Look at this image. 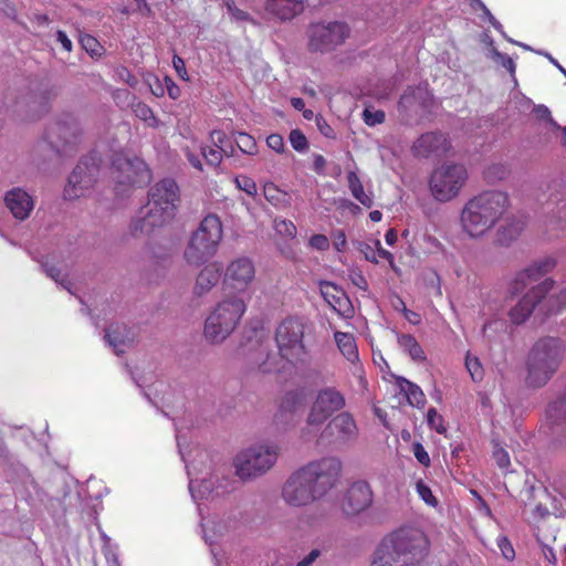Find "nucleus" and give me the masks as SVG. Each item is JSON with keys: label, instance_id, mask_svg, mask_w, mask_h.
<instances>
[{"label": "nucleus", "instance_id": "nucleus-1", "mask_svg": "<svg viewBox=\"0 0 566 566\" xmlns=\"http://www.w3.org/2000/svg\"><path fill=\"white\" fill-rule=\"evenodd\" d=\"M429 541L416 527H400L386 535L374 552L370 566H413L429 552Z\"/></svg>", "mask_w": 566, "mask_h": 566}, {"label": "nucleus", "instance_id": "nucleus-2", "mask_svg": "<svg viewBox=\"0 0 566 566\" xmlns=\"http://www.w3.org/2000/svg\"><path fill=\"white\" fill-rule=\"evenodd\" d=\"M179 187L171 178L156 182L148 191V202L142 207L129 226L133 237L151 233L174 219L179 201Z\"/></svg>", "mask_w": 566, "mask_h": 566}, {"label": "nucleus", "instance_id": "nucleus-3", "mask_svg": "<svg viewBox=\"0 0 566 566\" xmlns=\"http://www.w3.org/2000/svg\"><path fill=\"white\" fill-rule=\"evenodd\" d=\"M510 207L509 195L500 190H485L467 201L460 214L462 230L471 238L490 231Z\"/></svg>", "mask_w": 566, "mask_h": 566}, {"label": "nucleus", "instance_id": "nucleus-4", "mask_svg": "<svg viewBox=\"0 0 566 566\" xmlns=\"http://www.w3.org/2000/svg\"><path fill=\"white\" fill-rule=\"evenodd\" d=\"M563 348L554 337L538 339L527 356L526 384L534 388L545 386L559 368Z\"/></svg>", "mask_w": 566, "mask_h": 566}, {"label": "nucleus", "instance_id": "nucleus-5", "mask_svg": "<svg viewBox=\"0 0 566 566\" xmlns=\"http://www.w3.org/2000/svg\"><path fill=\"white\" fill-rule=\"evenodd\" d=\"M247 311L243 298L229 296L220 301L205 322L203 335L212 344L222 343L237 328Z\"/></svg>", "mask_w": 566, "mask_h": 566}, {"label": "nucleus", "instance_id": "nucleus-6", "mask_svg": "<svg viewBox=\"0 0 566 566\" xmlns=\"http://www.w3.org/2000/svg\"><path fill=\"white\" fill-rule=\"evenodd\" d=\"M222 223L218 216L208 214L192 233L185 250V259L191 265H200L212 258L222 240Z\"/></svg>", "mask_w": 566, "mask_h": 566}, {"label": "nucleus", "instance_id": "nucleus-7", "mask_svg": "<svg viewBox=\"0 0 566 566\" xmlns=\"http://www.w3.org/2000/svg\"><path fill=\"white\" fill-rule=\"evenodd\" d=\"M279 451L274 443L258 444L242 450L233 460L237 475L242 480L263 475L275 464Z\"/></svg>", "mask_w": 566, "mask_h": 566}, {"label": "nucleus", "instance_id": "nucleus-8", "mask_svg": "<svg viewBox=\"0 0 566 566\" xmlns=\"http://www.w3.org/2000/svg\"><path fill=\"white\" fill-rule=\"evenodd\" d=\"M306 328L305 319L298 316H289L277 325L275 342L282 358L292 363L306 355L304 344Z\"/></svg>", "mask_w": 566, "mask_h": 566}, {"label": "nucleus", "instance_id": "nucleus-9", "mask_svg": "<svg viewBox=\"0 0 566 566\" xmlns=\"http://www.w3.org/2000/svg\"><path fill=\"white\" fill-rule=\"evenodd\" d=\"M312 492L317 499L325 496L338 483L342 473V462L334 457L312 461L301 468Z\"/></svg>", "mask_w": 566, "mask_h": 566}, {"label": "nucleus", "instance_id": "nucleus-10", "mask_svg": "<svg viewBox=\"0 0 566 566\" xmlns=\"http://www.w3.org/2000/svg\"><path fill=\"white\" fill-rule=\"evenodd\" d=\"M467 179L468 171L463 165L443 164L431 174V193L438 201L448 202L458 196Z\"/></svg>", "mask_w": 566, "mask_h": 566}, {"label": "nucleus", "instance_id": "nucleus-11", "mask_svg": "<svg viewBox=\"0 0 566 566\" xmlns=\"http://www.w3.org/2000/svg\"><path fill=\"white\" fill-rule=\"evenodd\" d=\"M310 52L326 53L342 45L349 35V28L345 22L333 21L328 23H311L306 31Z\"/></svg>", "mask_w": 566, "mask_h": 566}, {"label": "nucleus", "instance_id": "nucleus-12", "mask_svg": "<svg viewBox=\"0 0 566 566\" xmlns=\"http://www.w3.org/2000/svg\"><path fill=\"white\" fill-rule=\"evenodd\" d=\"M111 174L118 186H142L150 180L151 174L146 163L138 158H129L122 153L114 155Z\"/></svg>", "mask_w": 566, "mask_h": 566}, {"label": "nucleus", "instance_id": "nucleus-13", "mask_svg": "<svg viewBox=\"0 0 566 566\" xmlns=\"http://www.w3.org/2000/svg\"><path fill=\"white\" fill-rule=\"evenodd\" d=\"M99 157L92 153L83 157L69 177L67 186L64 189V196L67 199H74L83 196V190L91 188L96 181L99 171Z\"/></svg>", "mask_w": 566, "mask_h": 566}, {"label": "nucleus", "instance_id": "nucleus-14", "mask_svg": "<svg viewBox=\"0 0 566 566\" xmlns=\"http://www.w3.org/2000/svg\"><path fill=\"white\" fill-rule=\"evenodd\" d=\"M345 407V397L335 387H326L317 391L311 406L306 423L319 428L333 413Z\"/></svg>", "mask_w": 566, "mask_h": 566}, {"label": "nucleus", "instance_id": "nucleus-15", "mask_svg": "<svg viewBox=\"0 0 566 566\" xmlns=\"http://www.w3.org/2000/svg\"><path fill=\"white\" fill-rule=\"evenodd\" d=\"M255 280V265L248 256H240L232 260L226 268L223 274V287L234 293H244Z\"/></svg>", "mask_w": 566, "mask_h": 566}, {"label": "nucleus", "instance_id": "nucleus-16", "mask_svg": "<svg viewBox=\"0 0 566 566\" xmlns=\"http://www.w3.org/2000/svg\"><path fill=\"white\" fill-rule=\"evenodd\" d=\"M80 138L81 128L72 116L50 125L45 133V139L59 154H66L67 148L74 149L80 143Z\"/></svg>", "mask_w": 566, "mask_h": 566}, {"label": "nucleus", "instance_id": "nucleus-17", "mask_svg": "<svg viewBox=\"0 0 566 566\" xmlns=\"http://www.w3.org/2000/svg\"><path fill=\"white\" fill-rule=\"evenodd\" d=\"M282 497L291 506H305L318 500L312 492V488L301 468L293 472L284 483Z\"/></svg>", "mask_w": 566, "mask_h": 566}, {"label": "nucleus", "instance_id": "nucleus-18", "mask_svg": "<svg viewBox=\"0 0 566 566\" xmlns=\"http://www.w3.org/2000/svg\"><path fill=\"white\" fill-rule=\"evenodd\" d=\"M553 285L554 281L546 279L537 286L532 287L509 312L511 322L515 325L524 323L531 316L535 306L552 290Z\"/></svg>", "mask_w": 566, "mask_h": 566}, {"label": "nucleus", "instance_id": "nucleus-19", "mask_svg": "<svg viewBox=\"0 0 566 566\" xmlns=\"http://www.w3.org/2000/svg\"><path fill=\"white\" fill-rule=\"evenodd\" d=\"M374 501V493L368 482L356 481L349 485L342 500V510L347 515H357L366 511Z\"/></svg>", "mask_w": 566, "mask_h": 566}, {"label": "nucleus", "instance_id": "nucleus-20", "mask_svg": "<svg viewBox=\"0 0 566 566\" xmlns=\"http://www.w3.org/2000/svg\"><path fill=\"white\" fill-rule=\"evenodd\" d=\"M451 143L447 135L441 132H429L422 134L412 145L411 150L415 156L428 158L430 156H441L449 151Z\"/></svg>", "mask_w": 566, "mask_h": 566}, {"label": "nucleus", "instance_id": "nucleus-21", "mask_svg": "<svg viewBox=\"0 0 566 566\" xmlns=\"http://www.w3.org/2000/svg\"><path fill=\"white\" fill-rule=\"evenodd\" d=\"M324 433L331 437L335 443L345 444L356 440L358 428L349 412H340L328 422Z\"/></svg>", "mask_w": 566, "mask_h": 566}, {"label": "nucleus", "instance_id": "nucleus-22", "mask_svg": "<svg viewBox=\"0 0 566 566\" xmlns=\"http://www.w3.org/2000/svg\"><path fill=\"white\" fill-rule=\"evenodd\" d=\"M306 400L304 388H296L286 391L281 398L279 409L274 416L277 424H289L294 420L295 415L301 410Z\"/></svg>", "mask_w": 566, "mask_h": 566}, {"label": "nucleus", "instance_id": "nucleus-23", "mask_svg": "<svg viewBox=\"0 0 566 566\" xmlns=\"http://www.w3.org/2000/svg\"><path fill=\"white\" fill-rule=\"evenodd\" d=\"M319 291L325 302L342 317L349 318L354 315L353 304L345 293L336 284L328 281L319 282Z\"/></svg>", "mask_w": 566, "mask_h": 566}, {"label": "nucleus", "instance_id": "nucleus-24", "mask_svg": "<svg viewBox=\"0 0 566 566\" xmlns=\"http://www.w3.org/2000/svg\"><path fill=\"white\" fill-rule=\"evenodd\" d=\"M555 261L552 258H545L535 262L524 271L520 272L513 282V292L522 291L528 283L539 280L555 268Z\"/></svg>", "mask_w": 566, "mask_h": 566}, {"label": "nucleus", "instance_id": "nucleus-25", "mask_svg": "<svg viewBox=\"0 0 566 566\" xmlns=\"http://www.w3.org/2000/svg\"><path fill=\"white\" fill-rule=\"evenodd\" d=\"M398 105L406 109L413 106H419L422 109H430L433 105V96L428 84L424 83L415 87H408L401 95Z\"/></svg>", "mask_w": 566, "mask_h": 566}, {"label": "nucleus", "instance_id": "nucleus-26", "mask_svg": "<svg viewBox=\"0 0 566 566\" xmlns=\"http://www.w3.org/2000/svg\"><path fill=\"white\" fill-rule=\"evenodd\" d=\"M4 201L14 218L19 220L27 219L33 209L31 196L20 188L8 191Z\"/></svg>", "mask_w": 566, "mask_h": 566}, {"label": "nucleus", "instance_id": "nucleus-27", "mask_svg": "<svg viewBox=\"0 0 566 566\" xmlns=\"http://www.w3.org/2000/svg\"><path fill=\"white\" fill-rule=\"evenodd\" d=\"M264 9L280 21H286L304 11V2L303 0H266Z\"/></svg>", "mask_w": 566, "mask_h": 566}, {"label": "nucleus", "instance_id": "nucleus-28", "mask_svg": "<svg viewBox=\"0 0 566 566\" xmlns=\"http://www.w3.org/2000/svg\"><path fill=\"white\" fill-rule=\"evenodd\" d=\"M221 268L217 262L207 264L198 274L193 292L201 296L208 293L220 280Z\"/></svg>", "mask_w": 566, "mask_h": 566}, {"label": "nucleus", "instance_id": "nucleus-29", "mask_svg": "<svg viewBox=\"0 0 566 566\" xmlns=\"http://www.w3.org/2000/svg\"><path fill=\"white\" fill-rule=\"evenodd\" d=\"M334 339L342 355L350 363L358 360V348L353 334L336 332Z\"/></svg>", "mask_w": 566, "mask_h": 566}, {"label": "nucleus", "instance_id": "nucleus-30", "mask_svg": "<svg viewBox=\"0 0 566 566\" xmlns=\"http://www.w3.org/2000/svg\"><path fill=\"white\" fill-rule=\"evenodd\" d=\"M397 384L402 392H405L407 400L409 405L417 407V408H423L426 405V396L422 391V389L415 382H411L410 380L398 377Z\"/></svg>", "mask_w": 566, "mask_h": 566}, {"label": "nucleus", "instance_id": "nucleus-31", "mask_svg": "<svg viewBox=\"0 0 566 566\" xmlns=\"http://www.w3.org/2000/svg\"><path fill=\"white\" fill-rule=\"evenodd\" d=\"M398 344L399 346L408 353L412 360L422 363L426 360V354L418 343L416 337L411 334H400L398 335Z\"/></svg>", "mask_w": 566, "mask_h": 566}, {"label": "nucleus", "instance_id": "nucleus-32", "mask_svg": "<svg viewBox=\"0 0 566 566\" xmlns=\"http://www.w3.org/2000/svg\"><path fill=\"white\" fill-rule=\"evenodd\" d=\"M105 338L117 353L122 352L119 346L129 339L126 326L120 324H111L105 331Z\"/></svg>", "mask_w": 566, "mask_h": 566}, {"label": "nucleus", "instance_id": "nucleus-33", "mask_svg": "<svg viewBox=\"0 0 566 566\" xmlns=\"http://www.w3.org/2000/svg\"><path fill=\"white\" fill-rule=\"evenodd\" d=\"M348 187L355 199H357L363 206L370 208L373 206V198L365 193L363 184L356 172L350 171L347 175Z\"/></svg>", "mask_w": 566, "mask_h": 566}, {"label": "nucleus", "instance_id": "nucleus-34", "mask_svg": "<svg viewBox=\"0 0 566 566\" xmlns=\"http://www.w3.org/2000/svg\"><path fill=\"white\" fill-rule=\"evenodd\" d=\"M546 417L552 424H557L560 420L566 419V397H560L551 402L546 409Z\"/></svg>", "mask_w": 566, "mask_h": 566}, {"label": "nucleus", "instance_id": "nucleus-35", "mask_svg": "<svg viewBox=\"0 0 566 566\" xmlns=\"http://www.w3.org/2000/svg\"><path fill=\"white\" fill-rule=\"evenodd\" d=\"M133 112L140 120L147 123L149 127L159 126V120L153 113V109L144 102H137L132 105Z\"/></svg>", "mask_w": 566, "mask_h": 566}, {"label": "nucleus", "instance_id": "nucleus-36", "mask_svg": "<svg viewBox=\"0 0 566 566\" xmlns=\"http://www.w3.org/2000/svg\"><path fill=\"white\" fill-rule=\"evenodd\" d=\"M235 144L238 148L247 155H255L258 153V145L253 136L248 133L240 132L235 136Z\"/></svg>", "mask_w": 566, "mask_h": 566}, {"label": "nucleus", "instance_id": "nucleus-37", "mask_svg": "<svg viewBox=\"0 0 566 566\" xmlns=\"http://www.w3.org/2000/svg\"><path fill=\"white\" fill-rule=\"evenodd\" d=\"M200 149L202 157L209 166L217 167L221 164L224 149L210 146H203Z\"/></svg>", "mask_w": 566, "mask_h": 566}, {"label": "nucleus", "instance_id": "nucleus-38", "mask_svg": "<svg viewBox=\"0 0 566 566\" xmlns=\"http://www.w3.org/2000/svg\"><path fill=\"white\" fill-rule=\"evenodd\" d=\"M493 459L496 462L497 467L506 471L511 465V459L509 452L501 447L500 443L494 442L493 444V452H492Z\"/></svg>", "mask_w": 566, "mask_h": 566}, {"label": "nucleus", "instance_id": "nucleus-39", "mask_svg": "<svg viewBox=\"0 0 566 566\" xmlns=\"http://www.w3.org/2000/svg\"><path fill=\"white\" fill-rule=\"evenodd\" d=\"M465 366L474 381L482 380L484 370L478 357L468 354L465 357Z\"/></svg>", "mask_w": 566, "mask_h": 566}, {"label": "nucleus", "instance_id": "nucleus-40", "mask_svg": "<svg viewBox=\"0 0 566 566\" xmlns=\"http://www.w3.org/2000/svg\"><path fill=\"white\" fill-rule=\"evenodd\" d=\"M427 422L431 429H434L438 433H446L447 428L444 426L443 417L438 413L436 408H429L427 412Z\"/></svg>", "mask_w": 566, "mask_h": 566}, {"label": "nucleus", "instance_id": "nucleus-41", "mask_svg": "<svg viewBox=\"0 0 566 566\" xmlns=\"http://www.w3.org/2000/svg\"><path fill=\"white\" fill-rule=\"evenodd\" d=\"M289 140L293 149H295L296 151L302 153L308 148L307 138L298 128L291 130L289 135Z\"/></svg>", "mask_w": 566, "mask_h": 566}, {"label": "nucleus", "instance_id": "nucleus-42", "mask_svg": "<svg viewBox=\"0 0 566 566\" xmlns=\"http://www.w3.org/2000/svg\"><path fill=\"white\" fill-rule=\"evenodd\" d=\"M82 48L92 56L101 55L102 46L99 42L91 34H82L80 38Z\"/></svg>", "mask_w": 566, "mask_h": 566}, {"label": "nucleus", "instance_id": "nucleus-43", "mask_svg": "<svg viewBox=\"0 0 566 566\" xmlns=\"http://www.w3.org/2000/svg\"><path fill=\"white\" fill-rule=\"evenodd\" d=\"M234 182L237 187L240 190L244 191L247 195L251 197H254L256 195L258 187L252 178L244 175H240L235 177Z\"/></svg>", "mask_w": 566, "mask_h": 566}, {"label": "nucleus", "instance_id": "nucleus-44", "mask_svg": "<svg viewBox=\"0 0 566 566\" xmlns=\"http://www.w3.org/2000/svg\"><path fill=\"white\" fill-rule=\"evenodd\" d=\"M416 490L421 500L430 506H437L438 500L432 494L431 489L422 481L416 483Z\"/></svg>", "mask_w": 566, "mask_h": 566}, {"label": "nucleus", "instance_id": "nucleus-45", "mask_svg": "<svg viewBox=\"0 0 566 566\" xmlns=\"http://www.w3.org/2000/svg\"><path fill=\"white\" fill-rule=\"evenodd\" d=\"M115 78L126 83L130 87H135L138 84L137 77L124 65H119L115 69Z\"/></svg>", "mask_w": 566, "mask_h": 566}, {"label": "nucleus", "instance_id": "nucleus-46", "mask_svg": "<svg viewBox=\"0 0 566 566\" xmlns=\"http://www.w3.org/2000/svg\"><path fill=\"white\" fill-rule=\"evenodd\" d=\"M363 118L366 125L375 126L385 122L386 115L384 111H371L370 108H365L363 112Z\"/></svg>", "mask_w": 566, "mask_h": 566}, {"label": "nucleus", "instance_id": "nucleus-47", "mask_svg": "<svg viewBox=\"0 0 566 566\" xmlns=\"http://www.w3.org/2000/svg\"><path fill=\"white\" fill-rule=\"evenodd\" d=\"M224 6L227 7L228 12L233 17V19L238 21H250L254 23V20L247 11L241 10L235 6L234 0H224Z\"/></svg>", "mask_w": 566, "mask_h": 566}, {"label": "nucleus", "instance_id": "nucleus-48", "mask_svg": "<svg viewBox=\"0 0 566 566\" xmlns=\"http://www.w3.org/2000/svg\"><path fill=\"white\" fill-rule=\"evenodd\" d=\"M496 542L503 557L506 560H513L515 558V551L513 548L511 541L506 536L501 535L497 537Z\"/></svg>", "mask_w": 566, "mask_h": 566}, {"label": "nucleus", "instance_id": "nucleus-49", "mask_svg": "<svg viewBox=\"0 0 566 566\" xmlns=\"http://www.w3.org/2000/svg\"><path fill=\"white\" fill-rule=\"evenodd\" d=\"M266 145L269 148L274 150L277 154H283L285 151V144L283 136L280 134H271L266 137Z\"/></svg>", "mask_w": 566, "mask_h": 566}, {"label": "nucleus", "instance_id": "nucleus-50", "mask_svg": "<svg viewBox=\"0 0 566 566\" xmlns=\"http://www.w3.org/2000/svg\"><path fill=\"white\" fill-rule=\"evenodd\" d=\"M375 247H376V252H377V259L378 258H381V259H385L388 261L390 268L395 271V272H398L399 269L397 268L396 263H395V256L391 252H389L388 250L384 249L381 247V243L379 240H376L375 241Z\"/></svg>", "mask_w": 566, "mask_h": 566}, {"label": "nucleus", "instance_id": "nucleus-51", "mask_svg": "<svg viewBox=\"0 0 566 566\" xmlns=\"http://www.w3.org/2000/svg\"><path fill=\"white\" fill-rule=\"evenodd\" d=\"M308 244L312 249L326 251L329 248V240L324 234H314L310 238Z\"/></svg>", "mask_w": 566, "mask_h": 566}, {"label": "nucleus", "instance_id": "nucleus-52", "mask_svg": "<svg viewBox=\"0 0 566 566\" xmlns=\"http://www.w3.org/2000/svg\"><path fill=\"white\" fill-rule=\"evenodd\" d=\"M357 249L364 255L366 261H369L375 264L378 263L376 247L373 248L370 244L366 242H359Z\"/></svg>", "mask_w": 566, "mask_h": 566}, {"label": "nucleus", "instance_id": "nucleus-53", "mask_svg": "<svg viewBox=\"0 0 566 566\" xmlns=\"http://www.w3.org/2000/svg\"><path fill=\"white\" fill-rule=\"evenodd\" d=\"M413 455L424 467L430 465V457L423 446L419 442L413 443Z\"/></svg>", "mask_w": 566, "mask_h": 566}, {"label": "nucleus", "instance_id": "nucleus-54", "mask_svg": "<svg viewBox=\"0 0 566 566\" xmlns=\"http://www.w3.org/2000/svg\"><path fill=\"white\" fill-rule=\"evenodd\" d=\"M333 247L336 251L343 252L347 247L346 234L343 230H336L332 233Z\"/></svg>", "mask_w": 566, "mask_h": 566}, {"label": "nucleus", "instance_id": "nucleus-55", "mask_svg": "<svg viewBox=\"0 0 566 566\" xmlns=\"http://www.w3.org/2000/svg\"><path fill=\"white\" fill-rule=\"evenodd\" d=\"M210 139L214 147L223 149V145L227 140V135L223 130L214 129L210 133Z\"/></svg>", "mask_w": 566, "mask_h": 566}, {"label": "nucleus", "instance_id": "nucleus-56", "mask_svg": "<svg viewBox=\"0 0 566 566\" xmlns=\"http://www.w3.org/2000/svg\"><path fill=\"white\" fill-rule=\"evenodd\" d=\"M316 125L321 134H323L326 137H334V130L333 128L327 124V122L323 118L322 115H317L316 118Z\"/></svg>", "mask_w": 566, "mask_h": 566}, {"label": "nucleus", "instance_id": "nucleus-57", "mask_svg": "<svg viewBox=\"0 0 566 566\" xmlns=\"http://www.w3.org/2000/svg\"><path fill=\"white\" fill-rule=\"evenodd\" d=\"M350 281L359 290H363L365 292L368 290V282L361 272H353L350 274Z\"/></svg>", "mask_w": 566, "mask_h": 566}, {"label": "nucleus", "instance_id": "nucleus-58", "mask_svg": "<svg viewBox=\"0 0 566 566\" xmlns=\"http://www.w3.org/2000/svg\"><path fill=\"white\" fill-rule=\"evenodd\" d=\"M172 65L180 78L188 80L186 64H185V61L180 56L174 55Z\"/></svg>", "mask_w": 566, "mask_h": 566}, {"label": "nucleus", "instance_id": "nucleus-59", "mask_svg": "<svg viewBox=\"0 0 566 566\" xmlns=\"http://www.w3.org/2000/svg\"><path fill=\"white\" fill-rule=\"evenodd\" d=\"M321 556V551L312 549L296 566H313V563Z\"/></svg>", "mask_w": 566, "mask_h": 566}, {"label": "nucleus", "instance_id": "nucleus-60", "mask_svg": "<svg viewBox=\"0 0 566 566\" xmlns=\"http://www.w3.org/2000/svg\"><path fill=\"white\" fill-rule=\"evenodd\" d=\"M185 155L189 161V164L197 170L202 171V163L198 155L193 154L189 148L185 149Z\"/></svg>", "mask_w": 566, "mask_h": 566}, {"label": "nucleus", "instance_id": "nucleus-61", "mask_svg": "<svg viewBox=\"0 0 566 566\" xmlns=\"http://www.w3.org/2000/svg\"><path fill=\"white\" fill-rule=\"evenodd\" d=\"M485 175L488 179H491L492 175L497 176L499 179H503L506 175V169L504 166L493 165L488 168Z\"/></svg>", "mask_w": 566, "mask_h": 566}, {"label": "nucleus", "instance_id": "nucleus-62", "mask_svg": "<svg viewBox=\"0 0 566 566\" xmlns=\"http://www.w3.org/2000/svg\"><path fill=\"white\" fill-rule=\"evenodd\" d=\"M56 40L61 43L62 48L65 51H72V41L69 39L67 34L64 31L59 30L56 32Z\"/></svg>", "mask_w": 566, "mask_h": 566}, {"label": "nucleus", "instance_id": "nucleus-63", "mask_svg": "<svg viewBox=\"0 0 566 566\" xmlns=\"http://www.w3.org/2000/svg\"><path fill=\"white\" fill-rule=\"evenodd\" d=\"M42 266L44 268V271L48 276L53 279L55 282H59L61 276V270L59 268H56L55 265H49L48 263L42 264Z\"/></svg>", "mask_w": 566, "mask_h": 566}, {"label": "nucleus", "instance_id": "nucleus-64", "mask_svg": "<svg viewBox=\"0 0 566 566\" xmlns=\"http://www.w3.org/2000/svg\"><path fill=\"white\" fill-rule=\"evenodd\" d=\"M277 188L273 184H266L264 186V196L268 201L273 202L276 199Z\"/></svg>", "mask_w": 566, "mask_h": 566}]
</instances>
